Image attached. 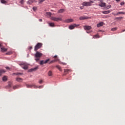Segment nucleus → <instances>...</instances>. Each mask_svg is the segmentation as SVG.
<instances>
[{
    "mask_svg": "<svg viewBox=\"0 0 125 125\" xmlns=\"http://www.w3.org/2000/svg\"><path fill=\"white\" fill-rule=\"evenodd\" d=\"M44 64V61H41L40 62V65H43Z\"/></svg>",
    "mask_w": 125,
    "mask_h": 125,
    "instance_id": "nucleus-30",
    "label": "nucleus"
},
{
    "mask_svg": "<svg viewBox=\"0 0 125 125\" xmlns=\"http://www.w3.org/2000/svg\"><path fill=\"white\" fill-rule=\"evenodd\" d=\"M26 87L28 88H31L32 87H34V88H38V86H37L35 84H26Z\"/></svg>",
    "mask_w": 125,
    "mask_h": 125,
    "instance_id": "nucleus-5",
    "label": "nucleus"
},
{
    "mask_svg": "<svg viewBox=\"0 0 125 125\" xmlns=\"http://www.w3.org/2000/svg\"><path fill=\"white\" fill-rule=\"evenodd\" d=\"M64 11H65V10H64V9H61L58 11V13H63Z\"/></svg>",
    "mask_w": 125,
    "mask_h": 125,
    "instance_id": "nucleus-17",
    "label": "nucleus"
},
{
    "mask_svg": "<svg viewBox=\"0 0 125 125\" xmlns=\"http://www.w3.org/2000/svg\"><path fill=\"white\" fill-rule=\"evenodd\" d=\"M1 3H3L4 4H5L7 3V2L5 1V0H1Z\"/></svg>",
    "mask_w": 125,
    "mask_h": 125,
    "instance_id": "nucleus-25",
    "label": "nucleus"
},
{
    "mask_svg": "<svg viewBox=\"0 0 125 125\" xmlns=\"http://www.w3.org/2000/svg\"><path fill=\"white\" fill-rule=\"evenodd\" d=\"M6 55H10L11 54V52H9L6 53Z\"/></svg>",
    "mask_w": 125,
    "mask_h": 125,
    "instance_id": "nucleus-36",
    "label": "nucleus"
},
{
    "mask_svg": "<svg viewBox=\"0 0 125 125\" xmlns=\"http://www.w3.org/2000/svg\"><path fill=\"white\" fill-rule=\"evenodd\" d=\"M21 66L22 68L24 70H27L28 69V65L26 63H22L21 64Z\"/></svg>",
    "mask_w": 125,
    "mask_h": 125,
    "instance_id": "nucleus-6",
    "label": "nucleus"
},
{
    "mask_svg": "<svg viewBox=\"0 0 125 125\" xmlns=\"http://www.w3.org/2000/svg\"><path fill=\"white\" fill-rule=\"evenodd\" d=\"M99 38V35H95L93 36V39H98Z\"/></svg>",
    "mask_w": 125,
    "mask_h": 125,
    "instance_id": "nucleus-28",
    "label": "nucleus"
},
{
    "mask_svg": "<svg viewBox=\"0 0 125 125\" xmlns=\"http://www.w3.org/2000/svg\"><path fill=\"white\" fill-rule=\"evenodd\" d=\"M1 52H6V51H7V49H6L4 47H1Z\"/></svg>",
    "mask_w": 125,
    "mask_h": 125,
    "instance_id": "nucleus-14",
    "label": "nucleus"
},
{
    "mask_svg": "<svg viewBox=\"0 0 125 125\" xmlns=\"http://www.w3.org/2000/svg\"><path fill=\"white\" fill-rule=\"evenodd\" d=\"M121 5H124V4H125V2L123 1L122 2L120 3Z\"/></svg>",
    "mask_w": 125,
    "mask_h": 125,
    "instance_id": "nucleus-39",
    "label": "nucleus"
},
{
    "mask_svg": "<svg viewBox=\"0 0 125 125\" xmlns=\"http://www.w3.org/2000/svg\"><path fill=\"white\" fill-rule=\"evenodd\" d=\"M99 6H100L101 7H105V6H106V3L101 2V3L99 4Z\"/></svg>",
    "mask_w": 125,
    "mask_h": 125,
    "instance_id": "nucleus-8",
    "label": "nucleus"
},
{
    "mask_svg": "<svg viewBox=\"0 0 125 125\" xmlns=\"http://www.w3.org/2000/svg\"><path fill=\"white\" fill-rule=\"evenodd\" d=\"M48 76H49V77H51V76H52V72H51V71H49L48 72Z\"/></svg>",
    "mask_w": 125,
    "mask_h": 125,
    "instance_id": "nucleus-26",
    "label": "nucleus"
},
{
    "mask_svg": "<svg viewBox=\"0 0 125 125\" xmlns=\"http://www.w3.org/2000/svg\"><path fill=\"white\" fill-rule=\"evenodd\" d=\"M77 26V24H73V25H71L69 27V29L70 30H73V29H75V27Z\"/></svg>",
    "mask_w": 125,
    "mask_h": 125,
    "instance_id": "nucleus-9",
    "label": "nucleus"
},
{
    "mask_svg": "<svg viewBox=\"0 0 125 125\" xmlns=\"http://www.w3.org/2000/svg\"><path fill=\"white\" fill-rule=\"evenodd\" d=\"M39 83H40V84L42 83V80L40 81H39Z\"/></svg>",
    "mask_w": 125,
    "mask_h": 125,
    "instance_id": "nucleus-41",
    "label": "nucleus"
},
{
    "mask_svg": "<svg viewBox=\"0 0 125 125\" xmlns=\"http://www.w3.org/2000/svg\"><path fill=\"white\" fill-rule=\"evenodd\" d=\"M103 24H104L103 22H100V23L97 24V27H101V26H103Z\"/></svg>",
    "mask_w": 125,
    "mask_h": 125,
    "instance_id": "nucleus-18",
    "label": "nucleus"
},
{
    "mask_svg": "<svg viewBox=\"0 0 125 125\" xmlns=\"http://www.w3.org/2000/svg\"><path fill=\"white\" fill-rule=\"evenodd\" d=\"M111 30L112 32H114V31H117V28H116V27H115V28H112Z\"/></svg>",
    "mask_w": 125,
    "mask_h": 125,
    "instance_id": "nucleus-31",
    "label": "nucleus"
},
{
    "mask_svg": "<svg viewBox=\"0 0 125 125\" xmlns=\"http://www.w3.org/2000/svg\"><path fill=\"white\" fill-rule=\"evenodd\" d=\"M49 25L50 27H55V26L54 23H52V22L49 23Z\"/></svg>",
    "mask_w": 125,
    "mask_h": 125,
    "instance_id": "nucleus-20",
    "label": "nucleus"
},
{
    "mask_svg": "<svg viewBox=\"0 0 125 125\" xmlns=\"http://www.w3.org/2000/svg\"><path fill=\"white\" fill-rule=\"evenodd\" d=\"M40 22H42V19H39Z\"/></svg>",
    "mask_w": 125,
    "mask_h": 125,
    "instance_id": "nucleus-42",
    "label": "nucleus"
},
{
    "mask_svg": "<svg viewBox=\"0 0 125 125\" xmlns=\"http://www.w3.org/2000/svg\"><path fill=\"white\" fill-rule=\"evenodd\" d=\"M42 87H43V86H40L39 87V88H42Z\"/></svg>",
    "mask_w": 125,
    "mask_h": 125,
    "instance_id": "nucleus-45",
    "label": "nucleus"
},
{
    "mask_svg": "<svg viewBox=\"0 0 125 125\" xmlns=\"http://www.w3.org/2000/svg\"><path fill=\"white\" fill-rule=\"evenodd\" d=\"M24 2H25V1H24V0H21V4H23Z\"/></svg>",
    "mask_w": 125,
    "mask_h": 125,
    "instance_id": "nucleus-35",
    "label": "nucleus"
},
{
    "mask_svg": "<svg viewBox=\"0 0 125 125\" xmlns=\"http://www.w3.org/2000/svg\"><path fill=\"white\" fill-rule=\"evenodd\" d=\"M2 81L3 82H6L7 81V77H6V76H4L3 78H2Z\"/></svg>",
    "mask_w": 125,
    "mask_h": 125,
    "instance_id": "nucleus-21",
    "label": "nucleus"
},
{
    "mask_svg": "<svg viewBox=\"0 0 125 125\" xmlns=\"http://www.w3.org/2000/svg\"><path fill=\"white\" fill-rule=\"evenodd\" d=\"M70 69H64V73H68Z\"/></svg>",
    "mask_w": 125,
    "mask_h": 125,
    "instance_id": "nucleus-34",
    "label": "nucleus"
},
{
    "mask_svg": "<svg viewBox=\"0 0 125 125\" xmlns=\"http://www.w3.org/2000/svg\"><path fill=\"white\" fill-rule=\"evenodd\" d=\"M125 12H119L116 14H114V15H119L120 14H125Z\"/></svg>",
    "mask_w": 125,
    "mask_h": 125,
    "instance_id": "nucleus-22",
    "label": "nucleus"
},
{
    "mask_svg": "<svg viewBox=\"0 0 125 125\" xmlns=\"http://www.w3.org/2000/svg\"><path fill=\"white\" fill-rule=\"evenodd\" d=\"M37 70H38V67L29 69V72H34V71H37Z\"/></svg>",
    "mask_w": 125,
    "mask_h": 125,
    "instance_id": "nucleus-12",
    "label": "nucleus"
},
{
    "mask_svg": "<svg viewBox=\"0 0 125 125\" xmlns=\"http://www.w3.org/2000/svg\"><path fill=\"white\" fill-rule=\"evenodd\" d=\"M125 29L124 30H123V31H122V32H125Z\"/></svg>",
    "mask_w": 125,
    "mask_h": 125,
    "instance_id": "nucleus-50",
    "label": "nucleus"
},
{
    "mask_svg": "<svg viewBox=\"0 0 125 125\" xmlns=\"http://www.w3.org/2000/svg\"><path fill=\"white\" fill-rule=\"evenodd\" d=\"M56 68H57V69H58L59 71H60L61 72H62V68H61V66H60V65H57Z\"/></svg>",
    "mask_w": 125,
    "mask_h": 125,
    "instance_id": "nucleus-16",
    "label": "nucleus"
},
{
    "mask_svg": "<svg viewBox=\"0 0 125 125\" xmlns=\"http://www.w3.org/2000/svg\"><path fill=\"white\" fill-rule=\"evenodd\" d=\"M6 69H7V70H10V68L8 67H6Z\"/></svg>",
    "mask_w": 125,
    "mask_h": 125,
    "instance_id": "nucleus-43",
    "label": "nucleus"
},
{
    "mask_svg": "<svg viewBox=\"0 0 125 125\" xmlns=\"http://www.w3.org/2000/svg\"><path fill=\"white\" fill-rule=\"evenodd\" d=\"M37 52L35 54L34 57H35V60L37 62L38 61H40V59H41V57L42 56V53L39 52V51H36Z\"/></svg>",
    "mask_w": 125,
    "mask_h": 125,
    "instance_id": "nucleus-2",
    "label": "nucleus"
},
{
    "mask_svg": "<svg viewBox=\"0 0 125 125\" xmlns=\"http://www.w3.org/2000/svg\"><path fill=\"white\" fill-rule=\"evenodd\" d=\"M19 85H15L13 86V89H17V88H19Z\"/></svg>",
    "mask_w": 125,
    "mask_h": 125,
    "instance_id": "nucleus-24",
    "label": "nucleus"
},
{
    "mask_svg": "<svg viewBox=\"0 0 125 125\" xmlns=\"http://www.w3.org/2000/svg\"><path fill=\"white\" fill-rule=\"evenodd\" d=\"M32 49V47H30V49Z\"/></svg>",
    "mask_w": 125,
    "mask_h": 125,
    "instance_id": "nucleus-51",
    "label": "nucleus"
},
{
    "mask_svg": "<svg viewBox=\"0 0 125 125\" xmlns=\"http://www.w3.org/2000/svg\"><path fill=\"white\" fill-rule=\"evenodd\" d=\"M80 20H85V19H88V17L86 16H82L79 18Z\"/></svg>",
    "mask_w": 125,
    "mask_h": 125,
    "instance_id": "nucleus-7",
    "label": "nucleus"
},
{
    "mask_svg": "<svg viewBox=\"0 0 125 125\" xmlns=\"http://www.w3.org/2000/svg\"><path fill=\"white\" fill-rule=\"evenodd\" d=\"M37 9H38V8L37 7H33V10H34V11H36V10H37Z\"/></svg>",
    "mask_w": 125,
    "mask_h": 125,
    "instance_id": "nucleus-33",
    "label": "nucleus"
},
{
    "mask_svg": "<svg viewBox=\"0 0 125 125\" xmlns=\"http://www.w3.org/2000/svg\"><path fill=\"white\" fill-rule=\"evenodd\" d=\"M110 12H111V11L110 10H107V11H103L102 13L103 14H109V13H110Z\"/></svg>",
    "mask_w": 125,
    "mask_h": 125,
    "instance_id": "nucleus-15",
    "label": "nucleus"
},
{
    "mask_svg": "<svg viewBox=\"0 0 125 125\" xmlns=\"http://www.w3.org/2000/svg\"><path fill=\"white\" fill-rule=\"evenodd\" d=\"M50 59H48L47 60H46L45 61H44V64H46V63H48V62L49 61Z\"/></svg>",
    "mask_w": 125,
    "mask_h": 125,
    "instance_id": "nucleus-32",
    "label": "nucleus"
},
{
    "mask_svg": "<svg viewBox=\"0 0 125 125\" xmlns=\"http://www.w3.org/2000/svg\"><path fill=\"white\" fill-rule=\"evenodd\" d=\"M60 64H62V65H66V63L65 62H62V63H60Z\"/></svg>",
    "mask_w": 125,
    "mask_h": 125,
    "instance_id": "nucleus-40",
    "label": "nucleus"
},
{
    "mask_svg": "<svg viewBox=\"0 0 125 125\" xmlns=\"http://www.w3.org/2000/svg\"><path fill=\"white\" fill-rule=\"evenodd\" d=\"M16 75H22V73H16Z\"/></svg>",
    "mask_w": 125,
    "mask_h": 125,
    "instance_id": "nucleus-44",
    "label": "nucleus"
},
{
    "mask_svg": "<svg viewBox=\"0 0 125 125\" xmlns=\"http://www.w3.org/2000/svg\"><path fill=\"white\" fill-rule=\"evenodd\" d=\"M84 30H91V26H85L84 27Z\"/></svg>",
    "mask_w": 125,
    "mask_h": 125,
    "instance_id": "nucleus-13",
    "label": "nucleus"
},
{
    "mask_svg": "<svg viewBox=\"0 0 125 125\" xmlns=\"http://www.w3.org/2000/svg\"><path fill=\"white\" fill-rule=\"evenodd\" d=\"M56 61H58V59H56V60H54L51 61L49 62V64H52L53 63H54V62H56Z\"/></svg>",
    "mask_w": 125,
    "mask_h": 125,
    "instance_id": "nucleus-19",
    "label": "nucleus"
},
{
    "mask_svg": "<svg viewBox=\"0 0 125 125\" xmlns=\"http://www.w3.org/2000/svg\"><path fill=\"white\" fill-rule=\"evenodd\" d=\"M8 86V87H11V83H9Z\"/></svg>",
    "mask_w": 125,
    "mask_h": 125,
    "instance_id": "nucleus-37",
    "label": "nucleus"
},
{
    "mask_svg": "<svg viewBox=\"0 0 125 125\" xmlns=\"http://www.w3.org/2000/svg\"><path fill=\"white\" fill-rule=\"evenodd\" d=\"M91 3H93V1L90 0V2L84 1L82 3V5L83 6H91Z\"/></svg>",
    "mask_w": 125,
    "mask_h": 125,
    "instance_id": "nucleus-3",
    "label": "nucleus"
},
{
    "mask_svg": "<svg viewBox=\"0 0 125 125\" xmlns=\"http://www.w3.org/2000/svg\"><path fill=\"white\" fill-rule=\"evenodd\" d=\"M121 0H116V1H120Z\"/></svg>",
    "mask_w": 125,
    "mask_h": 125,
    "instance_id": "nucleus-49",
    "label": "nucleus"
},
{
    "mask_svg": "<svg viewBox=\"0 0 125 125\" xmlns=\"http://www.w3.org/2000/svg\"><path fill=\"white\" fill-rule=\"evenodd\" d=\"M2 73H5V71L4 70H0V76H1Z\"/></svg>",
    "mask_w": 125,
    "mask_h": 125,
    "instance_id": "nucleus-27",
    "label": "nucleus"
},
{
    "mask_svg": "<svg viewBox=\"0 0 125 125\" xmlns=\"http://www.w3.org/2000/svg\"><path fill=\"white\" fill-rule=\"evenodd\" d=\"M16 81L19 83H22V82H23V79L18 77L16 78Z\"/></svg>",
    "mask_w": 125,
    "mask_h": 125,
    "instance_id": "nucleus-10",
    "label": "nucleus"
},
{
    "mask_svg": "<svg viewBox=\"0 0 125 125\" xmlns=\"http://www.w3.org/2000/svg\"><path fill=\"white\" fill-rule=\"evenodd\" d=\"M65 23H71L73 22V19H68L65 21Z\"/></svg>",
    "mask_w": 125,
    "mask_h": 125,
    "instance_id": "nucleus-11",
    "label": "nucleus"
},
{
    "mask_svg": "<svg viewBox=\"0 0 125 125\" xmlns=\"http://www.w3.org/2000/svg\"><path fill=\"white\" fill-rule=\"evenodd\" d=\"M112 7V6L111 5H108L106 6V9H109V8H111Z\"/></svg>",
    "mask_w": 125,
    "mask_h": 125,
    "instance_id": "nucleus-29",
    "label": "nucleus"
},
{
    "mask_svg": "<svg viewBox=\"0 0 125 125\" xmlns=\"http://www.w3.org/2000/svg\"><path fill=\"white\" fill-rule=\"evenodd\" d=\"M54 58H57V56H54Z\"/></svg>",
    "mask_w": 125,
    "mask_h": 125,
    "instance_id": "nucleus-46",
    "label": "nucleus"
},
{
    "mask_svg": "<svg viewBox=\"0 0 125 125\" xmlns=\"http://www.w3.org/2000/svg\"><path fill=\"white\" fill-rule=\"evenodd\" d=\"M42 46V43H38L35 46L34 50L35 51H38V49L41 48Z\"/></svg>",
    "mask_w": 125,
    "mask_h": 125,
    "instance_id": "nucleus-4",
    "label": "nucleus"
},
{
    "mask_svg": "<svg viewBox=\"0 0 125 125\" xmlns=\"http://www.w3.org/2000/svg\"><path fill=\"white\" fill-rule=\"evenodd\" d=\"M123 17H116L115 19V20H122V19H123Z\"/></svg>",
    "mask_w": 125,
    "mask_h": 125,
    "instance_id": "nucleus-23",
    "label": "nucleus"
},
{
    "mask_svg": "<svg viewBox=\"0 0 125 125\" xmlns=\"http://www.w3.org/2000/svg\"><path fill=\"white\" fill-rule=\"evenodd\" d=\"M45 0H39V3H41V2H43Z\"/></svg>",
    "mask_w": 125,
    "mask_h": 125,
    "instance_id": "nucleus-38",
    "label": "nucleus"
},
{
    "mask_svg": "<svg viewBox=\"0 0 125 125\" xmlns=\"http://www.w3.org/2000/svg\"><path fill=\"white\" fill-rule=\"evenodd\" d=\"M0 47L1 48V47H2V46H1V44H0Z\"/></svg>",
    "mask_w": 125,
    "mask_h": 125,
    "instance_id": "nucleus-48",
    "label": "nucleus"
},
{
    "mask_svg": "<svg viewBox=\"0 0 125 125\" xmlns=\"http://www.w3.org/2000/svg\"><path fill=\"white\" fill-rule=\"evenodd\" d=\"M81 9H83V7H80Z\"/></svg>",
    "mask_w": 125,
    "mask_h": 125,
    "instance_id": "nucleus-47",
    "label": "nucleus"
},
{
    "mask_svg": "<svg viewBox=\"0 0 125 125\" xmlns=\"http://www.w3.org/2000/svg\"><path fill=\"white\" fill-rule=\"evenodd\" d=\"M46 15L48 16V17H50L51 20H53V21H56V22H59V21H62V18H56L55 17H51V13L50 12H46Z\"/></svg>",
    "mask_w": 125,
    "mask_h": 125,
    "instance_id": "nucleus-1",
    "label": "nucleus"
}]
</instances>
